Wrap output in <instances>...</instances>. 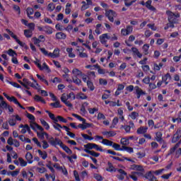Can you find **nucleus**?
<instances>
[{
  "instance_id": "obj_1",
  "label": "nucleus",
  "mask_w": 181,
  "mask_h": 181,
  "mask_svg": "<svg viewBox=\"0 0 181 181\" xmlns=\"http://www.w3.org/2000/svg\"><path fill=\"white\" fill-rule=\"evenodd\" d=\"M180 146V142L177 143L173 148H171L168 152L169 155H173L175 159L180 157L181 155V148H179Z\"/></svg>"
},
{
  "instance_id": "obj_2",
  "label": "nucleus",
  "mask_w": 181,
  "mask_h": 181,
  "mask_svg": "<svg viewBox=\"0 0 181 181\" xmlns=\"http://www.w3.org/2000/svg\"><path fill=\"white\" fill-rule=\"evenodd\" d=\"M166 15L168 16V22H171L175 24L179 23V19H177V18H180V14H179V13H175L170 11H167Z\"/></svg>"
},
{
  "instance_id": "obj_3",
  "label": "nucleus",
  "mask_w": 181,
  "mask_h": 181,
  "mask_svg": "<svg viewBox=\"0 0 181 181\" xmlns=\"http://www.w3.org/2000/svg\"><path fill=\"white\" fill-rule=\"evenodd\" d=\"M100 42L102 45H104L105 47H108V45H107V40L111 39V35L108 33L102 34L99 36Z\"/></svg>"
},
{
  "instance_id": "obj_4",
  "label": "nucleus",
  "mask_w": 181,
  "mask_h": 181,
  "mask_svg": "<svg viewBox=\"0 0 181 181\" xmlns=\"http://www.w3.org/2000/svg\"><path fill=\"white\" fill-rule=\"evenodd\" d=\"M6 32L8 33V35H10V36H11V37H13V39H14V40H16L18 45L21 46V47H27L26 43L19 40V39H18V36H16V35H15L12 31H11L9 29H6Z\"/></svg>"
},
{
  "instance_id": "obj_5",
  "label": "nucleus",
  "mask_w": 181,
  "mask_h": 181,
  "mask_svg": "<svg viewBox=\"0 0 181 181\" xmlns=\"http://www.w3.org/2000/svg\"><path fill=\"white\" fill-rule=\"evenodd\" d=\"M3 95H4V97H6V98H7V100L8 101H11V103H14V104H16V105H18V107H20V108H21L22 110H25V107H23V106H22V105H21V103H19V101H18V99H16V98H15V96L10 97L6 93H4Z\"/></svg>"
},
{
  "instance_id": "obj_6",
  "label": "nucleus",
  "mask_w": 181,
  "mask_h": 181,
  "mask_svg": "<svg viewBox=\"0 0 181 181\" xmlns=\"http://www.w3.org/2000/svg\"><path fill=\"white\" fill-rule=\"evenodd\" d=\"M105 16L110 21V22H114V18H117V13L113 10H108L105 12Z\"/></svg>"
},
{
  "instance_id": "obj_7",
  "label": "nucleus",
  "mask_w": 181,
  "mask_h": 181,
  "mask_svg": "<svg viewBox=\"0 0 181 181\" xmlns=\"http://www.w3.org/2000/svg\"><path fill=\"white\" fill-rule=\"evenodd\" d=\"M133 30L134 28L132 25H127L126 28L121 30V35H122V36H128V35H131V33H132Z\"/></svg>"
},
{
  "instance_id": "obj_8",
  "label": "nucleus",
  "mask_w": 181,
  "mask_h": 181,
  "mask_svg": "<svg viewBox=\"0 0 181 181\" xmlns=\"http://www.w3.org/2000/svg\"><path fill=\"white\" fill-rule=\"evenodd\" d=\"M48 142L52 145V146H56L57 145H62V140L59 138L54 139L53 136H50L49 139H48Z\"/></svg>"
},
{
  "instance_id": "obj_9",
  "label": "nucleus",
  "mask_w": 181,
  "mask_h": 181,
  "mask_svg": "<svg viewBox=\"0 0 181 181\" xmlns=\"http://www.w3.org/2000/svg\"><path fill=\"white\" fill-rule=\"evenodd\" d=\"M181 138V129H177L175 134L173 135V137L172 139L173 144H176L177 142L178 139H180Z\"/></svg>"
},
{
  "instance_id": "obj_10",
  "label": "nucleus",
  "mask_w": 181,
  "mask_h": 181,
  "mask_svg": "<svg viewBox=\"0 0 181 181\" xmlns=\"http://www.w3.org/2000/svg\"><path fill=\"white\" fill-rule=\"evenodd\" d=\"M49 57H52V59L60 57V49L59 48H55L53 52L49 53Z\"/></svg>"
},
{
  "instance_id": "obj_11",
  "label": "nucleus",
  "mask_w": 181,
  "mask_h": 181,
  "mask_svg": "<svg viewBox=\"0 0 181 181\" xmlns=\"http://www.w3.org/2000/svg\"><path fill=\"white\" fill-rule=\"evenodd\" d=\"M131 170H137L138 172H145L144 166L141 165L133 164L130 166Z\"/></svg>"
},
{
  "instance_id": "obj_12",
  "label": "nucleus",
  "mask_w": 181,
  "mask_h": 181,
  "mask_svg": "<svg viewBox=\"0 0 181 181\" xmlns=\"http://www.w3.org/2000/svg\"><path fill=\"white\" fill-rule=\"evenodd\" d=\"M163 134L160 132H156L155 139L159 144H165V140L162 138Z\"/></svg>"
},
{
  "instance_id": "obj_13",
  "label": "nucleus",
  "mask_w": 181,
  "mask_h": 181,
  "mask_svg": "<svg viewBox=\"0 0 181 181\" xmlns=\"http://www.w3.org/2000/svg\"><path fill=\"white\" fill-rule=\"evenodd\" d=\"M162 80L163 82L165 83V86H168V84H169V83H170V81L172 80V76H170V74L167 73L162 77Z\"/></svg>"
},
{
  "instance_id": "obj_14",
  "label": "nucleus",
  "mask_w": 181,
  "mask_h": 181,
  "mask_svg": "<svg viewBox=\"0 0 181 181\" xmlns=\"http://www.w3.org/2000/svg\"><path fill=\"white\" fill-rule=\"evenodd\" d=\"M146 8L148 9V11H151L152 12L156 11V8H155L153 6H152V0H148L146 2Z\"/></svg>"
},
{
  "instance_id": "obj_15",
  "label": "nucleus",
  "mask_w": 181,
  "mask_h": 181,
  "mask_svg": "<svg viewBox=\"0 0 181 181\" xmlns=\"http://www.w3.org/2000/svg\"><path fill=\"white\" fill-rule=\"evenodd\" d=\"M145 177L146 179H148V180H150V181L156 180V177L153 175V174L152 173V171H149L148 173H146L145 175Z\"/></svg>"
},
{
  "instance_id": "obj_16",
  "label": "nucleus",
  "mask_w": 181,
  "mask_h": 181,
  "mask_svg": "<svg viewBox=\"0 0 181 181\" xmlns=\"http://www.w3.org/2000/svg\"><path fill=\"white\" fill-rule=\"evenodd\" d=\"M103 135H104L105 136H106V138H111L112 136H115V135H117V133L114 131H110V132H102Z\"/></svg>"
},
{
  "instance_id": "obj_17",
  "label": "nucleus",
  "mask_w": 181,
  "mask_h": 181,
  "mask_svg": "<svg viewBox=\"0 0 181 181\" xmlns=\"http://www.w3.org/2000/svg\"><path fill=\"white\" fill-rule=\"evenodd\" d=\"M23 81L24 83V86H30V87H32L33 88H35L36 90H37V87L36 86V85L30 82L29 79L23 78Z\"/></svg>"
},
{
  "instance_id": "obj_18",
  "label": "nucleus",
  "mask_w": 181,
  "mask_h": 181,
  "mask_svg": "<svg viewBox=\"0 0 181 181\" xmlns=\"http://www.w3.org/2000/svg\"><path fill=\"white\" fill-rule=\"evenodd\" d=\"M136 132L139 135H144L146 132H148V127H140L137 129Z\"/></svg>"
},
{
  "instance_id": "obj_19",
  "label": "nucleus",
  "mask_w": 181,
  "mask_h": 181,
  "mask_svg": "<svg viewBox=\"0 0 181 181\" xmlns=\"http://www.w3.org/2000/svg\"><path fill=\"white\" fill-rule=\"evenodd\" d=\"M59 146L60 148H62V149H64V151L69 155H71L73 153V151H71V150L67 146L64 145L63 141H62L61 144H59Z\"/></svg>"
},
{
  "instance_id": "obj_20",
  "label": "nucleus",
  "mask_w": 181,
  "mask_h": 181,
  "mask_svg": "<svg viewBox=\"0 0 181 181\" xmlns=\"http://www.w3.org/2000/svg\"><path fill=\"white\" fill-rule=\"evenodd\" d=\"M63 128L65 129V131L67 132L66 135H69L71 138H76V134L71 132H70V128H69L67 126H63Z\"/></svg>"
},
{
  "instance_id": "obj_21",
  "label": "nucleus",
  "mask_w": 181,
  "mask_h": 181,
  "mask_svg": "<svg viewBox=\"0 0 181 181\" xmlns=\"http://www.w3.org/2000/svg\"><path fill=\"white\" fill-rule=\"evenodd\" d=\"M25 159L28 163H33V160H32L33 159V156L30 152H27L25 154Z\"/></svg>"
},
{
  "instance_id": "obj_22",
  "label": "nucleus",
  "mask_w": 181,
  "mask_h": 181,
  "mask_svg": "<svg viewBox=\"0 0 181 181\" xmlns=\"http://www.w3.org/2000/svg\"><path fill=\"white\" fill-rule=\"evenodd\" d=\"M132 52H133V54L135 56H137V57H139V59H141L142 57V54H141V52H139V49H138V48L132 47Z\"/></svg>"
},
{
  "instance_id": "obj_23",
  "label": "nucleus",
  "mask_w": 181,
  "mask_h": 181,
  "mask_svg": "<svg viewBox=\"0 0 181 181\" xmlns=\"http://www.w3.org/2000/svg\"><path fill=\"white\" fill-rule=\"evenodd\" d=\"M84 151L86 152V153H89V155H91V156H94V158H98V156H100V153L94 151H90L88 149H85Z\"/></svg>"
},
{
  "instance_id": "obj_24",
  "label": "nucleus",
  "mask_w": 181,
  "mask_h": 181,
  "mask_svg": "<svg viewBox=\"0 0 181 181\" xmlns=\"http://www.w3.org/2000/svg\"><path fill=\"white\" fill-rule=\"evenodd\" d=\"M108 168H106L107 172H116L117 170L114 168V165L111 162L107 163Z\"/></svg>"
},
{
  "instance_id": "obj_25",
  "label": "nucleus",
  "mask_w": 181,
  "mask_h": 181,
  "mask_svg": "<svg viewBox=\"0 0 181 181\" xmlns=\"http://www.w3.org/2000/svg\"><path fill=\"white\" fill-rule=\"evenodd\" d=\"M143 49V53L145 54V56H147V54H149V44H145L142 47Z\"/></svg>"
},
{
  "instance_id": "obj_26",
  "label": "nucleus",
  "mask_w": 181,
  "mask_h": 181,
  "mask_svg": "<svg viewBox=\"0 0 181 181\" xmlns=\"http://www.w3.org/2000/svg\"><path fill=\"white\" fill-rule=\"evenodd\" d=\"M72 74H74V77H77L78 76H83V72L78 69L75 68L72 70Z\"/></svg>"
},
{
  "instance_id": "obj_27",
  "label": "nucleus",
  "mask_w": 181,
  "mask_h": 181,
  "mask_svg": "<svg viewBox=\"0 0 181 181\" xmlns=\"http://www.w3.org/2000/svg\"><path fill=\"white\" fill-rule=\"evenodd\" d=\"M40 121L42 127H44V128L47 129V131H49V129H50V126L49 125V123H47L45 119H40Z\"/></svg>"
},
{
  "instance_id": "obj_28",
  "label": "nucleus",
  "mask_w": 181,
  "mask_h": 181,
  "mask_svg": "<svg viewBox=\"0 0 181 181\" xmlns=\"http://www.w3.org/2000/svg\"><path fill=\"white\" fill-rule=\"evenodd\" d=\"M134 89L136 94H139L140 95H145V94H146V93L141 88H139V86H135Z\"/></svg>"
},
{
  "instance_id": "obj_29",
  "label": "nucleus",
  "mask_w": 181,
  "mask_h": 181,
  "mask_svg": "<svg viewBox=\"0 0 181 181\" xmlns=\"http://www.w3.org/2000/svg\"><path fill=\"white\" fill-rule=\"evenodd\" d=\"M55 36L58 40H64L67 37V35L64 33H57Z\"/></svg>"
},
{
  "instance_id": "obj_30",
  "label": "nucleus",
  "mask_w": 181,
  "mask_h": 181,
  "mask_svg": "<svg viewBox=\"0 0 181 181\" xmlns=\"http://www.w3.org/2000/svg\"><path fill=\"white\" fill-rule=\"evenodd\" d=\"M26 12L29 19H33V16H30V15H33L35 12V11H33V8L28 7L26 9Z\"/></svg>"
},
{
  "instance_id": "obj_31",
  "label": "nucleus",
  "mask_w": 181,
  "mask_h": 181,
  "mask_svg": "<svg viewBox=\"0 0 181 181\" xmlns=\"http://www.w3.org/2000/svg\"><path fill=\"white\" fill-rule=\"evenodd\" d=\"M8 124L10 127H15V125H16V119H15V115L11 116L8 120Z\"/></svg>"
},
{
  "instance_id": "obj_32",
  "label": "nucleus",
  "mask_w": 181,
  "mask_h": 181,
  "mask_svg": "<svg viewBox=\"0 0 181 181\" xmlns=\"http://www.w3.org/2000/svg\"><path fill=\"white\" fill-rule=\"evenodd\" d=\"M103 145H107V146H112V144H114L113 141H110L107 139H103L101 142Z\"/></svg>"
},
{
  "instance_id": "obj_33",
  "label": "nucleus",
  "mask_w": 181,
  "mask_h": 181,
  "mask_svg": "<svg viewBox=\"0 0 181 181\" xmlns=\"http://www.w3.org/2000/svg\"><path fill=\"white\" fill-rule=\"evenodd\" d=\"M66 52L69 54V57L71 59H74V57H76V54L73 53V48H66Z\"/></svg>"
},
{
  "instance_id": "obj_34",
  "label": "nucleus",
  "mask_w": 181,
  "mask_h": 181,
  "mask_svg": "<svg viewBox=\"0 0 181 181\" xmlns=\"http://www.w3.org/2000/svg\"><path fill=\"white\" fill-rule=\"evenodd\" d=\"M44 32L47 33V35H52V33H53V29L49 26H45Z\"/></svg>"
},
{
  "instance_id": "obj_35",
  "label": "nucleus",
  "mask_w": 181,
  "mask_h": 181,
  "mask_svg": "<svg viewBox=\"0 0 181 181\" xmlns=\"http://www.w3.org/2000/svg\"><path fill=\"white\" fill-rule=\"evenodd\" d=\"M53 108H62V105H60V101L56 100L55 103H50L49 105Z\"/></svg>"
},
{
  "instance_id": "obj_36",
  "label": "nucleus",
  "mask_w": 181,
  "mask_h": 181,
  "mask_svg": "<svg viewBox=\"0 0 181 181\" xmlns=\"http://www.w3.org/2000/svg\"><path fill=\"white\" fill-rule=\"evenodd\" d=\"M34 100L35 101H38L40 103H42V104H46V101L45 100V99H43V98L40 97L38 95H35Z\"/></svg>"
},
{
  "instance_id": "obj_37",
  "label": "nucleus",
  "mask_w": 181,
  "mask_h": 181,
  "mask_svg": "<svg viewBox=\"0 0 181 181\" xmlns=\"http://www.w3.org/2000/svg\"><path fill=\"white\" fill-rule=\"evenodd\" d=\"M24 35H25V37H32V36L33 35V31L31 30H25Z\"/></svg>"
},
{
  "instance_id": "obj_38",
  "label": "nucleus",
  "mask_w": 181,
  "mask_h": 181,
  "mask_svg": "<svg viewBox=\"0 0 181 181\" xmlns=\"http://www.w3.org/2000/svg\"><path fill=\"white\" fill-rule=\"evenodd\" d=\"M122 151H126L129 153H134V148L132 147L122 146Z\"/></svg>"
},
{
  "instance_id": "obj_39",
  "label": "nucleus",
  "mask_w": 181,
  "mask_h": 181,
  "mask_svg": "<svg viewBox=\"0 0 181 181\" xmlns=\"http://www.w3.org/2000/svg\"><path fill=\"white\" fill-rule=\"evenodd\" d=\"M72 116L74 117L75 118H76L77 119H78L79 121H81L83 122V124H86V119L81 117V116L76 114V113H73Z\"/></svg>"
},
{
  "instance_id": "obj_40",
  "label": "nucleus",
  "mask_w": 181,
  "mask_h": 181,
  "mask_svg": "<svg viewBox=\"0 0 181 181\" xmlns=\"http://www.w3.org/2000/svg\"><path fill=\"white\" fill-rule=\"evenodd\" d=\"M37 152L40 155V156H41V158L42 159H46L47 158V153H46V151H42L41 150H37Z\"/></svg>"
},
{
  "instance_id": "obj_41",
  "label": "nucleus",
  "mask_w": 181,
  "mask_h": 181,
  "mask_svg": "<svg viewBox=\"0 0 181 181\" xmlns=\"http://www.w3.org/2000/svg\"><path fill=\"white\" fill-rule=\"evenodd\" d=\"M40 70H46L48 73H50V69L49 68V66L46 64V62H44L42 64V66L41 65Z\"/></svg>"
},
{
  "instance_id": "obj_42",
  "label": "nucleus",
  "mask_w": 181,
  "mask_h": 181,
  "mask_svg": "<svg viewBox=\"0 0 181 181\" xmlns=\"http://www.w3.org/2000/svg\"><path fill=\"white\" fill-rule=\"evenodd\" d=\"M76 98H78L79 100H87V98H88V97L83 93H79L76 95Z\"/></svg>"
},
{
  "instance_id": "obj_43",
  "label": "nucleus",
  "mask_w": 181,
  "mask_h": 181,
  "mask_svg": "<svg viewBox=\"0 0 181 181\" xmlns=\"http://www.w3.org/2000/svg\"><path fill=\"white\" fill-rule=\"evenodd\" d=\"M95 146V144L94 143H88L86 145H84V148H86V149H94Z\"/></svg>"
},
{
  "instance_id": "obj_44",
  "label": "nucleus",
  "mask_w": 181,
  "mask_h": 181,
  "mask_svg": "<svg viewBox=\"0 0 181 181\" xmlns=\"http://www.w3.org/2000/svg\"><path fill=\"white\" fill-rule=\"evenodd\" d=\"M72 80L73 82L77 86H80V84H81V80H80V78H78L77 76H73Z\"/></svg>"
},
{
  "instance_id": "obj_45",
  "label": "nucleus",
  "mask_w": 181,
  "mask_h": 181,
  "mask_svg": "<svg viewBox=\"0 0 181 181\" xmlns=\"http://www.w3.org/2000/svg\"><path fill=\"white\" fill-rule=\"evenodd\" d=\"M55 8L56 6L54 5V4L50 3L48 4L47 11H49V12H53V11H54Z\"/></svg>"
},
{
  "instance_id": "obj_46",
  "label": "nucleus",
  "mask_w": 181,
  "mask_h": 181,
  "mask_svg": "<svg viewBox=\"0 0 181 181\" xmlns=\"http://www.w3.org/2000/svg\"><path fill=\"white\" fill-rule=\"evenodd\" d=\"M88 88L90 90V91H94V84L91 82V81H88L87 83Z\"/></svg>"
},
{
  "instance_id": "obj_47",
  "label": "nucleus",
  "mask_w": 181,
  "mask_h": 181,
  "mask_svg": "<svg viewBox=\"0 0 181 181\" xmlns=\"http://www.w3.org/2000/svg\"><path fill=\"white\" fill-rule=\"evenodd\" d=\"M112 146V148H114L115 151H122V148H121V145L117 143H113Z\"/></svg>"
},
{
  "instance_id": "obj_48",
  "label": "nucleus",
  "mask_w": 181,
  "mask_h": 181,
  "mask_svg": "<svg viewBox=\"0 0 181 181\" xmlns=\"http://www.w3.org/2000/svg\"><path fill=\"white\" fill-rule=\"evenodd\" d=\"M135 2H136V0H125L124 5L125 6H131Z\"/></svg>"
},
{
  "instance_id": "obj_49",
  "label": "nucleus",
  "mask_w": 181,
  "mask_h": 181,
  "mask_svg": "<svg viewBox=\"0 0 181 181\" xmlns=\"http://www.w3.org/2000/svg\"><path fill=\"white\" fill-rule=\"evenodd\" d=\"M130 118H132V119H136L137 117H139V113L136 112H132L130 115H129Z\"/></svg>"
},
{
  "instance_id": "obj_50",
  "label": "nucleus",
  "mask_w": 181,
  "mask_h": 181,
  "mask_svg": "<svg viewBox=\"0 0 181 181\" xmlns=\"http://www.w3.org/2000/svg\"><path fill=\"white\" fill-rule=\"evenodd\" d=\"M18 162L20 163V165L22 166L23 168L26 166L28 165V163L23 160L22 158H18Z\"/></svg>"
},
{
  "instance_id": "obj_51",
  "label": "nucleus",
  "mask_w": 181,
  "mask_h": 181,
  "mask_svg": "<svg viewBox=\"0 0 181 181\" xmlns=\"http://www.w3.org/2000/svg\"><path fill=\"white\" fill-rule=\"evenodd\" d=\"M7 54H8V56H11L12 57H13V56H18V54H16V52H15L13 49H9L7 51Z\"/></svg>"
},
{
  "instance_id": "obj_52",
  "label": "nucleus",
  "mask_w": 181,
  "mask_h": 181,
  "mask_svg": "<svg viewBox=\"0 0 181 181\" xmlns=\"http://www.w3.org/2000/svg\"><path fill=\"white\" fill-rule=\"evenodd\" d=\"M33 42L34 45H37L38 47H40V42H42V40H40L39 38L33 37Z\"/></svg>"
},
{
  "instance_id": "obj_53",
  "label": "nucleus",
  "mask_w": 181,
  "mask_h": 181,
  "mask_svg": "<svg viewBox=\"0 0 181 181\" xmlns=\"http://www.w3.org/2000/svg\"><path fill=\"white\" fill-rule=\"evenodd\" d=\"M52 127H54V129L59 131V132H62V129H60V128H64L62 125H60V124H52Z\"/></svg>"
},
{
  "instance_id": "obj_54",
  "label": "nucleus",
  "mask_w": 181,
  "mask_h": 181,
  "mask_svg": "<svg viewBox=\"0 0 181 181\" xmlns=\"http://www.w3.org/2000/svg\"><path fill=\"white\" fill-rule=\"evenodd\" d=\"M120 143L122 144V145L127 146L128 145V144H129V140H128V139L126 138H122L120 141Z\"/></svg>"
},
{
  "instance_id": "obj_55",
  "label": "nucleus",
  "mask_w": 181,
  "mask_h": 181,
  "mask_svg": "<svg viewBox=\"0 0 181 181\" xmlns=\"http://www.w3.org/2000/svg\"><path fill=\"white\" fill-rule=\"evenodd\" d=\"M118 121H119L118 117H114V119L112 120L111 128H115V125H117V124H118Z\"/></svg>"
},
{
  "instance_id": "obj_56",
  "label": "nucleus",
  "mask_w": 181,
  "mask_h": 181,
  "mask_svg": "<svg viewBox=\"0 0 181 181\" xmlns=\"http://www.w3.org/2000/svg\"><path fill=\"white\" fill-rule=\"evenodd\" d=\"M136 156L138 159H142V158H145L146 153L145 152H138L136 153Z\"/></svg>"
},
{
  "instance_id": "obj_57",
  "label": "nucleus",
  "mask_w": 181,
  "mask_h": 181,
  "mask_svg": "<svg viewBox=\"0 0 181 181\" xmlns=\"http://www.w3.org/2000/svg\"><path fill=\"white\" fill-rule=\"evenodd\" d=\"M99 83L100 84V86H107V84H108V82L107 81L106 79L100 78Z\"/></svg>"
},
{
  "instance_id": "obj_58",
  "label": "nucleus",
  "mask_w": 181,
  "mask_h": 181,
  "mask_svg": "<svg viewBox=\"0 0 181 181\" xmlns=\"http://www.w3.org/2000/svg\"><path fill=\"white\" fill-rule=\"evenodd\" d=\"M67 100H69L67 95L66 93L62 94L61 96V101L62 103H65V101H67Z\"/></svg>"
},
{
  "instance_id": "obj_59",
  "label": "nucleus",
  "mask_w": 181,
  "mask_h": 181,
  "mask_svg": "<svg viewBox=\"0 0 181 181\" xmlns=\"http://www.w3.org/2000/svg\"><path fill=\"white\" fill-rule=\"evenodd\" d=\"M57 118L59 122H64V124H67V119H64L62 116H57Z\"/></svg>"
},
{
  "instance_id": "obj_60",
  "label": "nucleus",
  "mask_w": 181,
  "mask_h": 181,
  "mask_svg": "<svg viewBox=\"0 0 181 181\" xmlns=\"http://www.w3.org/2000/svg\"><path fill=\"white\" fill-rule=\"evenodd\" d=\"M37 135L40 139H45V132H37Z\"/></svg>"
},
{
  "instance_id": "obj_61",
  "label": "nucleus",
  "mask_w": 181,
  "mask_h": 181,
  "mask_svg": "<svg viewBox=\"0 0 181 181\" xmlns=\"http://www.w3.org/2000/svg\"><path fill=\"white\" fill-rule=\"evenodd\" d=\"M74 176L76 181H81L80 176L78 175V172H77V170L74 171Z\"/></svg>"
},
{
  "instance_id": "obj_62",
  "label": "nucleus",
  "mask_w": 181,
  "mask_h": 181,
  "mask_svg": "<svg viewBox=\"0 0 181 181\" xmlns=\"http://www.w3.org/2000/svg\"><path fill=\"white\" fill-rule=\"evenodd\" d=\"M88 111L89 112V114H95V112H97L98 111V108L93 107V108H89L88 110Z\"/></svg>"
},
{
  "instance_id": "obj_63",
  "label": "nucleus",
  "mask_w": 181,
  "mask_h": 181,
  "mask_svg": "<svg viewBox=\"0 0 181 181\" xmlns=\"http://www.w3.org/2000/svg\"><path fill=\"white\" fill-rule=\"evenodd\" d=\"M94 177L98 181H103V176L99 174H94Z\"/></svg>"
},
{
  "instance_id": "obj_64",
  "label": "nucleus",
  "mask_w": 181,
  "mask_h": 181,
  "mask_svg": "<svg viewBox=\"0 0 181 181\" xmlns=\"http://www.w3.org/2000/svg\"><path fill=\"white\" fill-rule=\"evenodd\" d=\"M42 148L43 149H47V148H49V143H47L46 140L42 141Z\"/></svg>"
}]
</instances>
